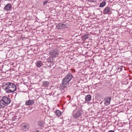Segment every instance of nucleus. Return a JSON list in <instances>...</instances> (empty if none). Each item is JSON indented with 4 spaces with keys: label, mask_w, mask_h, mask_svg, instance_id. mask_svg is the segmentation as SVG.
I'll return each instance as SVG.
<instances>
[{
    "label": "nucleus",
    "mask_w": 132,
    "mask_h": 132,
    "mask_svg": "<svg viewBox=\"0 0 132 132\" xmlns=\"http://www.w3.org/2000/svg\"><path fill=\"white\" fill-rule=\"evenodd\" d=\"M29 126L27 124L22 123L20 126L21 129L24 131H27L29 129Z\"/></svg>",
    "instance_id": "423d86ee"
},
{
    "label": "nucleus",
    "mask_w": 132,
    "mask_h": 132,
    "mask_svg": "<svg viewBox=\"0 0 132 132\" xmlns=\"http://www.w3.org/2000/svg\"><path fill=\"white\" fill-rule=\"evenodd\" d=\"M83 38L85 39H87L88 38V35L84 34L82 36Z\"/></svg>",
    "instance_id": "a211bd4d"
},
{
    "label": "nucleus",
    "mask_w": 132,
    "mask_h": 132,
    "mask_svg": "<svg viewBox=\"0 0 132 132\" xmlns=\"http://www.w3.org/2000/svg\"><path fill=\"white\" fill-rule=\"evenodd\" d=\"M55 114L56 116L59 117L61 115V113L60 111L57 110L56 111Z\"/></svg>",
    "instance_id": "dca6fc26"
},
{
    "label": "nucleus",
    "mask_w": 132,
    "mask_h": 132,
    "mask_svg": "<svg viewBox=\"0 0 132 132\" xmlns=\"http://www.w3.org/2000/svg\"><path fill=\"white\" fill-rule=\"evenodd\" d=\"M111 11V9L110 7H106L104 9L103 13L104 14H109Z\"/></svg>",
    "instance_id": "6e6552de"
},
{
    "label": "nucleus",
    "mask_w": 132,
    "mask_h": 132,
    "mask_svg": "<svg viewBox=\"0 0 132 132\" xmlns=\"http://www.w3.org/2000/svg\"><path fill=\"white\" fill-rule=\"evenodd\" d=\"M68 26V24L65 23H59L56 26L57 28L58 29H61L62 28H65Z\"/></svg>",
    "instance_id": "39448f33"
},
{
    "label": "nucleus",
    "mask_w": 132,
    "mask_h": 132,
    "mask_svg": "<svg viewBox=\"0 0 132 132\" xmlns=\"http://www.w3.org/2000/svg\"><path fill=\"white\" fill-rule=\"evenodd\" d=\"M91 96L89 95H87L85 97V100L86 101L88 102L91 99Z\"/></svg>",
    "instance_id": "2eb2a0df"
},
{
    "label": "nucleus",
    "mask_w": 132,
    "mask_h": 132,
    "mask_svg": "<svg viewBox=\"0 0 132 132\" xmlns=\"http://www.w3.org/2000/svg\"><path fill=\"white\" fill-rule=\"evenodd\" d=\"M72 75L70 73H69L62 80V84L60 85V86L62 85L63 87H66L68 86L69 84L70 81L73 77Z\"/></svg>",
    "instance_id": "f03ea898"
},
{
    "label": "nucleus",
    "mask_w": 132,
    "mask_h": 132,
    "mask_svg": "<svg viewBox=\"0 0 132 132\" xmlns=\"http://www.w3.org/2000/svg\"><path fill=\"white\" fill-rule=\"evenodd\" d=\"M106 100L104 101V104L106 105H108L110 103L111 98L110 96H108L105 98Z\"/></svg>",
    "instance_id": "1a4fd4ad"
},
{
    "label": "nucleus",
    "mask_w": 132,
    "mask_h": 132,
    "mask_svg": "<svg viewBox=\"0 0 132 132\" xmlns=\"http://www.w3.org/2000/svg\"><path fill=\"white\" fill-rule=\"evenodd\" d=\"M43 124V122L41 121H39L38 122V125L40 126H42Z\"/></svg>",
    "instance_id": "6ab92c4d"
},
{
    "label": "nucleus",
    "mask_w": 132,
    "mask_h": 132,
    "mask_svg": "<svg viewBox=\"0 0 132 132\" xmlns=\"http://www.w3.org/2000/svg\"><path fill=\"white\" fill-rule=\"evenodd\" d=\"M4 102L3 100L1 99L0 100V108H3L7 105V104Z\"/></svg>",
    "instance_id": "9d476101"
},
{
    "label": "nucleus",
    "mask_w": 132,
    "mask_h": 132,
    "mask_svg": "<svg viewBox=\"0 0 132 132\" xmlns=\"http://www.w3.org/2000/svg\"><path fill=\"white\" fill-rule=\"evenodd\" d=\"M108 132H114V131L112 130H110Z\"/></svg>",
    "instance_id": "5701e85b"
},
{
    "label": "nucleus",
    "mask_w": 132,
    "mask_h": 132,
    "mask_svg": "<svg viewBox=\"0 0 132 132\" xmlns=\"http://www.w3.org/2000/svg\"><path fill=\"white\" fill-rule=\"evenodd\" d=\"M11 8V5L10 4H7L5 6L4 9L7 11H9Z\"/></svg>",
    "instance_id": "f8f14e48"
},
{
    "label": "nucleus",
    "mask_w": 132,
    "mask_h": 132,
    "mask_svg": "<svg viewBox=\"0 0 132 132\" xmlns=\"http://www.w3.org/2000/svg\"><path fill=\"white\" fill-rule=\"evenodd\" d=\"M34 100H29L26 101L25 104L27 105H30L34 104Z\"/></svg>",
    "instance_id": "ddd939ff"
},
{
    "label": "nucleus",
    "mask_w": 132,
    "mask_h": 132,
    "mask_svg": "<svg viewBox=\"0 0 132 132\" xmlns=\"http://www.w3.org/2000/svg\"><path fill=\"white\" fill-rule=\"evenodd\" d=\"M35 64L37 67L40 68L42 66L43 64L42 62L39 61L36 62Z\"/></svg>",
    "instance_id": "9b49d317"
},
{
    "label": "nucleus",
    "mask_w": 132,
    "mask_h": 132,
    "mask_svg": "<svg viewBox=\"0 0 132 132\" xmlns=\"http://www.w3.org/2000/svg\"><path fill=\"white\" fill-rule=\"evenodd\" d=\"M2 88L6 93H10L14 92L16 90L15 85L11 82H7L2 85Z\"/></svg>",
    "instance_id": "f257e3e1"
},
{
    "label": "nucleus",
    "mask_w": 132,
    "mask_h": 132,
    "mask_svg": "<svg viewBox=\"0 0 132 132\" xmlns=\"http://www.w3.org/2000/svg\"><path fill=\"white\" fill-rule=\"evenodd\" d=\"M82 114V112L80 110H77L76 109L74 110L72 112V116L75 119H77L79 118Z\"/></svg>",
    "instance_id": "7ed1b4c3"
},
{
    "label": "nucleus",
    "mask_w": 132,
    "mask_h": 132,
    "mask_svg": "<svg viewBox=\"0 0 132 132\" xmlns=\"http://www.w3.org/2000/svg\"><path fill=\"white\" fill-rule=\"evenodd\" d=\"M59 54V51L56 50H52L49 52V54L52 58H55Z\"/></svg>",
    "instance_id": "20e7f679"
},
{
    "label": "nucleus",
    "mask_w": 132,
    "mask_h": 132,
    "mask_svg": "<svg viewBox=\"0 0 132 132\" xmlns=\"http://www.w3.org/2000/svg\"><path fill=\"white\" fill-rule=\"evenodd\" d=\"M1 99L3 100L5 102L4 103H5V104H6L7 105L10 103L11 101L10 98L6 96L3 97Z\"/></svg>",
    "instance_id": "0eeeda50"
},
{
    "label": "nucleus",
    "mask_w": 132,
    "mask_h": 132,
    "mask_svg": "<svg viewBox=\"0 0 132 132\" xmlns=\"http://www.w3.org/2000/svg\"><path fill=\"white\" fill-rule=\"evenodd\" d=\"M14 118V117L13 118V120H14L13 119Z\"/></svg>",
    "instance_id": "393cba45"
},
{
    "label": "nucleus",
    "mask_w": 132,
    "mask_h": 132,
    "mask_svg": "<svg viewBox=\"0 0 132 132\" xmlns=\"http://www.w3.org/2000/svg\"><path fill=\"white\" fill-rule=\"evenodd\" d=\"M43 87H48L49 85V82L47 81H43Z\"/></svg>",
    "instance_id": "4468645a"
},
{
    "label": "nucleus",
    "mask_w": 132,
    "mask_h": 132,
    "mask_svg": "<svg viewBox=\"0 0 132 132\" xmlns=\"http://www.w3.org/2000/svg\"><path fill=\"white\" fill-rule=\"evenodd\" d=\"M106 4V2L103 1L100 3L99 7H103Z\"/></svg>",
    "instance_id": "f3484780"
},
{
    "label": "nucleus",
    "mask_w": 132,
    "mask_h": 132,
    "mask_svg": "<svg viewBox=\"0 0 132 132\" xmlns=\"http://www.w3.org/2000/svg\"><path fill=\"white\" fill-rule=\"evenodd\" d=\"M122 66H120L119 67L118 70L119 72H120L121 71L122 69Z\"/></svg>",
    "instance_id": "aec40b11"
},
{
    "label": "nucleus",
    "mask_w": 132,
    "mask_h": 132,
    "mask_svg": "<svg viewBox=\"0 0 132 132\" xmlns=\"http://www.w3.org/2000/svg\"><path fill=\"white\" fill-rule=\"evenodd\" d=\"M2 0H0V2H1V1H2Z\"/></svg>",
    "instance_id": "b1692460"
},
{
    "label": "nucleus",
    "mask_w": 132,
    "mask_h": 132,
    "mask_svg": "<svg viewBox=\"0 0 132 132\" xmlns=\"http://www.w3.org/2000/svg\"><path fill=\"white\" fill-rule=\"evenodd\" d=\"M88 1L90 2H94L96 1V0H88Z\"/></svg>",
    "instance_id": "4be33fe9"
},
{
    "label": "nucleus",
    "mask_w": 132,
    "mask_h": 132,
    "mask_svg": "<svg viewBox=\"0 0 132 132\" xmlns=\"http://www.w3.org/2000/svg\"><path fill=\"white\" fill-rule=\"evenodd\" d=\"M48 2V1H45L43 3V5H46Z\"/></svg>",
    "instance_id": "412c9836"
}]
</instances>
